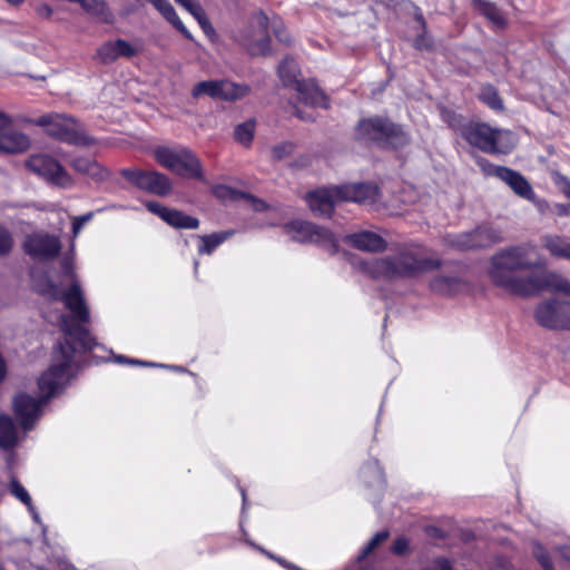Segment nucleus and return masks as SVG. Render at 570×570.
<instances>
[{
    "instance_id": "nucleus-9",
    "label": "nucleus",
    "mask_w": 570,
    "mask_h": 570,
    "mask_svg": "<svg viewBox=\"0 0 570 570\" xmlns=\"http://www.w3.org/2000/svg\"><path fill=\"white\" fill-rule=\"evenodd\" d=\"M285 232L299 243H315L323 247L330 254H335L338 249L336 237L326 228L320 227L305 220H294L285 225Z\"/></svg>"
},
{
    "instance_id": "nucleus-33",
    "label": "nucleus",
    "mask_w": 570,
    "mask_h": 570,
    "mask_svg": "<svg viewBox=\"0 0 570 570\" xmlns=\"http://www.w3.org/2000/svg\"><path fill=\"white\" fill-rule=\"evenodd\" d=\"M9 491L17 500L23 503L28 509H31V497L27 489L16 478H11L9 482Z\"/></svg>"
},
{
    "instance_id": "nucleus-2",
    "label": "nucleus",
    "mask_w": 570,
    "mask_h": 570,
    "mask_svg": "<svg viewBox=\"0 0 570 570\" xmlns=\"http://www.w3.org/2000/svg\"><path fill=\"white\" fill-rule=\"evenodd\" d=\"M535 246L524 243L499 250L490 259L488 269L491 282L502 289L527 296L531 272L538 266L532 259Z\"/></svg>"
},
{
    "instance_id": "nucleus-17",
    "label": "nucleus",
    "mask_w": 570,
    "mask_h": 570,
    "mask_svg": "<svg viewBox=\"0 0 570 570\" xmlns=\"http://www.w3.org/2000/svg\"><path fill=\"white\" fill-rule=\"evenodd\" d=\"M30 147L29 137L17 130L9 116H0V153L18 154L23 153Z\"/></svg>"
},
{
    "instance_id": "nucleus-55",
    "label": "nucleus",
    "mask_w": 570,
    "mask_h": 570,
    "mask_svg": "<svg viewBox=\"0 0 570 570\" xmlns=\"http://www.w3.org/2000/svg\"><path fill=\"white\" fill-rule=\"evenodd\" d=\"M240 493H242V498H243V503L245 504V503H246V493H245V490H244V489H240Z\"/></svg>"
},
{
    "instance_id": "nucleus-50",
    "label": "nucleus",
    "mask_w": 570,
    "mask_h": 570,
    "mask_svg": "<svg viewBox=\"0 0 570 570\" xmlns=\"http://www.w3.org/2000/svg\"><path fill=\"white\" fill-rule=\"evenodd\" d=\"M250 199L253 200V207H254L255 210H263V209H265L266 204L264 202L258 200V199H253V198H250Z\"/></svg>"
},
{
    "instance_id": "nucleus-32",
    "label": "nucleus",
    "mask_w": 570,
    "mask_h": 570,
    "mask_svg": "<svg viewBox=\"0 0 570 570\" xmlns=\"http://www.w3.org/2000/svg\"><path fill=\"white\" fill-rule=\"evenodd\" d=\"M71 166L81 174L90 175L99 179H102L107 175L106 170H102L97 163L85 157L75 158Z\"/></svg>"
},
{
    "instance_id": "nucleus-41",
    "label": "nucleus",
    "mask_w": 570,
    "mask_h": 570,
    "mask_svg": "<svg viewBox=\"0 0 570 570\" xmlns=\"http://www.w3.org/2000/svg\"><path fill=\"white\" fill-rule=\"evenodd\" d=\"M94 214L88 213L81 216H76L72 219V234L73 237H77L79 233L81 232L82 227L86 223H88L92 218Z\"/></svg>"
},
{
    "instance_id": "nucleus-45",
    "label": "nucleus",
    "mask_w": 570,
    "mask_h": 570,
    "mask_svg": "<svg viewBox=\"0 0 570 570\" xmlns=\"http://www.w3.org/2000/svg\"><path fill=\"white\" fill-rule=\"evenodd\" d=\"M442 118L444 121H446L449 124L450 127L456 129L460 127L461 125V120L460 118L452 111L450 110H442Z\"/></svg>"
},
{
    "instance_id": "nucleus-14",
    "label": "nucleus",
    "mask_w": 570,
    "mask_h": 570,
    "mask_svg": "<svg viewBox=\"0 0 570 570\" xmlns=\"http://www.w3.org/2000/svg\"><path fill=\"white\" fill-rule=\"evenodd\" d=\"M26 166L36 175L57 186L67 188L72 185V179L63 167L48 155L31 156Z\"/></svg>"
},
{
    "instance_id": "nucleus-40",
    "label": "nucleus",
    "mask_w": 570,
    "mask_h": 570,
    "mask_svg": "<svg viewBox=\"0 0 570 570\" xmlns=\"http://www.w3.org/2000/svg\"><path fill=\"white\" fill-rule=\"evenodd\" d=\"M294 150V145L292 142H282L272 149V156L274 159L281 160L287 156H289Z\"/></svg>"
},
{
    "instance_id": "nucleus-39",
    "label": "nucleus",
    "mask_w": 570,
    "mask_h": 570,
    "mask_svg": "<svg viewBox=\"0 0 570 570\" xmlns=\"http://www.w3.org/2000/svg\"><path fill=\"white\" fill-rule=\"evenodd\" d=\"M272 29H273V32L275 35V37L281 41V42H284V43H289L291 42V38H289V35L287 33L284 24H283V21L278 18H274L273 21H272Z\"/></svg>"
},
{
    "instance_id": "nucleus-26",
    "label": "nucleus",
    "mask_w": 570,
    "mask_h": 570,
    "mask_svg": "<svg viewBox=\"0 0 570 570\" xmlns=\"http://www.w3.org/2000/svg\"><path fill=\"white\" fill-rule=\"evenodd\" d=\"M18 442L16 426L8 415H0V446L2 449H11Z\"/></svg>"
},
{
    "instance_id": "nucleus-60",
    "label": "nucleus",
    "mask_w": 570,
    "mask_h": 570,
    "mask_svg": "<svg viewBox=\"0 0 570 570\" xmlns=\"http://www.w3.org/2000/svg\"><path fill=\"white\" fill-rule=\"evenodd\" d=\"M0 570H2V569L0 568Z\"/></svg>"
},
{
    "instance_id": "nucleus-44",
    "label": "nucleus",
    "mask_w": 570,
    "mask_h": 570,
    "mask_svg": "<svg viewBox=\"0 0 570 570\" xmlns=\"http://www.w3.org/2000/svg\"><path fill=\"white\" fill-rule=\"evenodd\" d=\"M392 552L402 556L409 550V540L404 537H399L392 544Z\"/></svg>"
},
{
    "instance_id": "nucleus-6",
    "label": "nucleus",
    "mask_w": 570,
    "mask_h": 570,
    "mask_svg": "<svg viewBox=\"0 0 570 570\" xmlns=\"http://www.w3.org/2000/svg\"><path fill=\"white\" fill-rule=\"evenodd\" d=\"M356 138L392 148L402 147L407 142V135L403 129L383 117L362 119L356 127Z\"/></svg>"
},
{
    "instance_id": "nucleus-28",
    "label": "nucleus",
    "mask_w": 570,
    "mask_h": 570,
    "mask_svg": "<svg viewBox=\"0 0 570 570\" xmlns=\"http://www.w3.org/2000/svg\"><path fill=\"white\" fill-rule=\"evenodd\" d=\"M233 233L222 232L210 235L199 236V254H212L222 243H224Z\"/></svg>"
},
{
    "instance_id": "nucleus-42",
    "label": "nucleus",
    "mask_w": 570,
    "mask_h": 570,
    "mask_svg": "<svg viewBox=\"0 0 570 570\" xmlns=\"http://www.w3.org/2000/svg\"><path fill=\"white\" fill-rule=\"evenodd\" d=\"M534 556L544 570H554L548 554L544 552L541 546L534 544Z\"/></svg>"
},
{
    "instance_id": "nucleus-54",
    "label": "nucleus",
    "mask_w": 570,
    "mask_h": 570,
    "mask_svg": "<svg viewBox=\"0 0 570 570\" xmlns=\"http://www.w3.org/2000/svg\"><path fill=\"white\" fill-rule=\"evenodd\" d=\"M415 45H416L417 48L426 47V45H424L423 41L420 40V39L416 40Z\"/></svg>"
},
{
    "instance_id": "nucleus-30",
    "label": "nucleus",
    "mask_w": 570,
    "mask_h": 570,
    "mask_svg": "<svg viewBox=\"0 0 570 570\" xmlns=\"http://www.w3.org/2000/svg\"><path fill=\"white\" fill-rule=\"evenodd\" d=\"M199 23L200 28L205 32L206 36L213 37L215 36V29L212 26L210 21L206 17L203 8L199 6V3L195 1H189L186 4L183 6Z\"/></svg>"
},
{
    "instance_id": "nucleus-52",
    "label": "nucleus",
    "mask_w": 570,
    "mask_h": 570,
    "mask_svg": "<svg viewBox=\"0 0 570 570\" xmlns=\"http://www.w3.org/2000/svg\"><path fill=\"white\" fill-rule=\"evenodd\" d=\"M6 374V365L3 360L0 357V381L4 377Z\"/></svg>"
},
{
    "instance_id": "nucleus-49",
    "label": "nucleus",
    "mask_w": 570,
    "mask_h": 570,
    "mask_svg": "<svg viewBox=\"0 0 570 570\" xmlns=\"http://www.w3.org/2000/svg\"><path fill=\"white\" fill-rule=\"evenodd\" d=\"M230 190L225 187V186H217L215 189H214V193L218 196V197H225Z\"/></svg>"
},
{
    "instance_id": "nucleus-36",
    "label": "nucleus",
    "mask_w": 570,
    "mask_h": 570,
    "mask_svg": "<svg viewBox=\"0 0 570 570\" xmlns=\"http://www.w3.org/2000/svg\"><path fill=\"white\" fill-rule=\"evenodd\" d=\"M476 165L483 171L484 175L494 176V177H498L499 179H501V170L508 169V167L493 165L488 159H485L483 157L476 158Z\"/></svg>"
},
{
    "instance_id": "nucleus-56",
    "label": "nucleus",
    "mask_w": 570,
    "mask_h": 570,
    "mask_svg": "<svg viewBox=\"0 0 570 570\" xmlns=\"http://www.w3.org/2000/svg\"><path fill=\"white\" fill-rule=\"evenodd\" d=\"M10 3L17 4L20 3L22 0H7Z\"/></svg>"
},
{
    "instance_id": "nucleus-35",
    "label": "nucleus",
    "mask_w": 570,
    "mask_h": 570,
    "mask_svg": "<svg viewBox=\"0 0 570 570\" xmlns=\"http://www.w3.org/2000/svg\"><path fill=\"white\" fill-rule=\"evenodd\" d=\"M254 129L255 122L253 120L238 125L235 129V139L243 145L250 144L254 137Z\"/></svg>"
},
{
    "instance_id": "nucleus-22",
    "label": "nucleus",
    "mask_w": 570,
    "mask_h": 570,
    "mask_svg": "<svg viewBox=\"0 0 570 570\" xmlns=\"http://www.w3.org/2000/svg\"><path fill=\"white\" fill-rule=\"evenodd\" d=\"M298 99L312 107L327 108V97L314 81L297 82Z\"/></svg>"
},
{
    "instance_id": "nucleus-23",
    "label": "nucleus",
    "mask_w": 570,
    "mask_h": 570,
    "mask_svg": "<svg viewBox=\"0 0 570 570\" xmlns=\"http://www.w3.org/2000/svg\"><path fill=\"white\" fill-rule=\"evenodd\" d=\"M501 180L508 184L512 190L528 200H533L535 194L529 181L518 171L508 168L501 170Z\"/></svg>"
},
{
    "instance_id": "nucleus-46",
    "label": "nucleus",
    "mask_w": 570,
    "mask_h": 570,
    "mask_svg": "<svg viewBox=\"0 0 570 570\" xmlns=\"http://www.w3.org/2000/svg\"><path fill=\"white\" fill-rule=\"evenodd\" d=\"M554 183L561 188L566 197L570 198V180L567 177L557 174L554 176Z\"/></svg>"
},
{
    "instance_id": "nucleus-11",
    "label": "nucleus",
    "mask_w": 570,
    "mask_h": 570,
    "mask_svg": "<svg viewBox=\"0 0 570 570\" xmlns=\"http://www.w3.org/2000/svg\"><path fill=\"white\" fill-rule=\"evenodd\" d=\"M535 321L551 330H570V302L547 299L534 312Z\"/></svg>"
},
{
    "instance_id": "nucleus-31",
    "label": "nucleus",
    "mask_w": 570,
    "mask_h": 570,
    "mask_svg": "<svg viewBox=\"0 0 570 570\" xmlns=\"http://www.w3.org/2000/svg\"><path fill=\"white\" fill-rule=\"evenodd\" d=\"M362 478L366 481L372 479V484L379 491H382L385 487V479L381 466L376 460L370 461L361 471Z\"/></svg>"
},
{
    "instance_id": "nucleus-29",
    "label": "nucleus",
    "mask_w": 570,
    "mask_h": 570,
    "mask_svg": "<svg viewBox=\"0 0 570 570\" xmlns=\"http://www.w3.org/2000/svg\"><path fill=\"white\" fill-rule=\"evenodd\" d=\"M278 75L285 86L295 83L297 86V76L299 75V68L297 62L293 58H285L279 67Z\"/></svg>"
},
{
    "instance_id": "nucleus-58",
    "label": "nucleus",
    "mask_w": 570,
    "mask_h": 570,
    "mask_svg": "<svg viewBox=\"0 0 570 570\" xmlns=\"http://www.w3.org/2000/svg\"><path fill=\"white\" fill-rule=\"evenodd\" d=\"M194 268H195V271H197V268H198V262H195V263H194Z\"/></svg>"
},
{
    "instance_id": "nucleus-8",
    "label": "nucleus",
    "mask_w": 570,
    "mask_h": 570,
    "mask_svg": "<svg viewBox=\"0 0 570 570\" xmlns=\"http://www.w3.org/2000/svg\"><path fill=\"white\" fill-rule=\"evenodd\" d=\"M37 125L61 141L75 145H91L94 139L82 132L75 119L60 114L42 116Z\"/></svg>"
},
{
    "instance_id": "nucleus-19",
    "label": "nucleus",
    "mask_w": 570,
    "mask_h": 570,
    "mask_svg": "<svg viewBox=\"0 0 570 570\" xmlns=\"http://www.w3.org/2000/svg\"><path fill=\"white\" fill-rule=\"evenodd\" d=\"M140 51V45L131 43L124 39H117L101 45L97 51V57L104 65H109L118 58H132L139 55Z\"/></svg>"
},
{
    "instance_id": "nucleus-37",
    "label": "nucleus",
    "mask_w": 570,
    "mask_h": 570,
    "mask_svg": "<svg viewBox=\"0 0 570 570\" xmlns=\"http://www.w3.org/2000/svg\"><path fill=\"white\" fill-rule=\"evenodd\" d=\"M476 165L483 171L484 175L494 176V177H498L499 179H501V170L508 169V167L493 165L488 159H485L483 157L476 158Z\"/></svg>"
},
{
    "instance_id": "nucleus-15",
    "label": "nucleus",
    "mask_w": 570,
    "mask_h": 570,
    "mask_svg": "<svg viewBox=\"0 0 570 570\" xmlns=\"http://www.w3.org/2000/svg\"><path fill=\"white\" fill-rule=\"evenodd\" d=\"M541 291L561 293L570 297V281L553 271L543 269L531 272L527 296L534 295Z\"/></svg>"
},
{
    "instance_id": "nucleus-24",
    "label": "nucleus",
    "mask_w": 570,
    "mask_h": 570,
    "mask_svg": "<svg viewBox=\"0 0 570 570\" xmlns=\"http://www.w3.org/2000/svg\"><path fill=\"white\" fill-rule=\"evenodd\" d=\"M542 247L554 258L570 262V242L560 235L549 234L542 237Z\"/></svg>"
},
{
    "instance_id": "nucleus-18",
    "label": "nucleus",
    "mask_w": 570,
    "mask_h": 570,
    "mask_svg": "<svg viewBox=\"0 0 570 570\" xmlns=\"http://www.w3.org/2000/svg\"><path fill=\"white\" fill-rule=\"evenodd\" d=\"M257 31L255 36L245 33L240 37L239 42L244 46L252 56H263L271 51V39L266 35L269 26V19L263 12L254 17Z\"/></svg>"
},
{
    "instance_id": "nucleus-21",
    "label": "nucleus",
    "mask_w": 570,
    "mask_h": 570,
    "mask_svg": "<svg viewBox=\"0 0 570 570\" xmlns=\"http://www.w3.org/2000/svg\"><path fill=\"white\" fill-rule=\"evenodd\" d=\"M345 239L360 250L381 252L386 248L385 239L379 234L368 230L347 235Z\"/></svg>"
},
{
    "instance_id": "nucleus-5",
    "label": "nucleus",
    "mask_w": 570,
    "mask_h": 570,
    "mask_svg": "<svg viewBox=\"0 0 570 570\" xmlns=\"http://www.w3.org/2000/svg\"><path fill=\"white\" fill-rule=\"evenodd\" d=\"M464 139L488 154H509L515 146L510 130L493 128L483 122L469 124L463 128Z\"/></svg>"
},
{
    "instance_id": "nucleus-3",
    "label": "nucleus",
    "mask_w": 570,
    "mask_h": 570,
    "mask_svg": "<svg viewBox=\"0 0 570 570\" xmlns=\"http://www.w3.org/2000/svg\"><path fill=\"white\" fill-rule=\"evenodd\" d=\"M440 265L439 259L421 257L413 249H402L392 255L363 261L361 269L375 279L395 281L415 277Z\"/></svg>"
},
{
    "instance_id": "nucleus-10",
    "label": "nucleus",
    "mask_w": 570,
    "mask_h": 570,
    "mask_svg": "<svg viewBox=\"0 0 570 570\" xmlns=\"http://www.w3.org/2000/svg\"><path fill=\"white\" fill-rule=\"evenodd\" d=\"M502 238L501 232L491 226H479L473 230L448 234L444 244L458 250H470L489 247Z\"/></svg>"
},
{
    "instance_id": "nucleus-12",
    "label": "nucleus",
    "mask_w": 570,
    "mask_h": 570,
    "mask_svg": "<svg viewBox=\"0 0 570 570\" xmlns=\"http://www.w3.org/2000/svg\"><path fill=\"white\" fill-rule=\"evenodd\" d=\"M249 92V87L229 80H207L196 83L191 90L194 98L208 96L213 99L234 101L244 98Z\"/></svg>"
},
{
    "instance_id": "nucleus-47",
    "label": "nucleus",
    "mask_w": 570,
    "mask_h": 570,
    "mask_svg": "<svg viewBox=\"0 0 570 570\" xmlns=\"http://www.w3.org/2000/svg\"><path fill=\"white\" fill-rule=\"evenodd\" d=\"M115 361L118 362V363H128V364H138V365H146V366H157V364L155 363H147V362H142V361H139V360H129L122 355H117L115 357Z\"/></svg>"
},
{
    "instance_id": "nucleus-51",
    "label": "nucleus",
    "mask_w": 570,
    "mask_h": 570,
    "mask_svg": "<svg viewBox=\"0 0 570 570\" xmlns=\"http://www.w3.org/2000/svg\"><path fill=\"white\" fill-rule=\"evenodd\" d=\"M28 511L30 512V514L32 515V519H33L36 522H40L39 513L36 511V508L33 507V504H32V503H31V509H28Z\"/></svg>"
},
{
    "instance_id": "nucleus-48",
    "label": "nucleus",
    "mask_w": 570,
    "mask_h": 570,
    "mask_svg": "<svg viewBox=\"0 0 570 570\" xmlns=\"http://www.w3.org/2000/svg\"><path fill=\"white\" fill-rule=\"evenodd\" d=\"M38 13L41 16V17H45V18H49L51 17L52 14V8L48 4H41L38 7L37 9Z\"/></svg>"
},
{
    "instance_id": "nucleus-53",
    "label": "nucleus",
    "mask_w": 570,
    "mask_h": 570,
    "mask_svg": "<svg viewBox=\"0 0 570 570\" xmlns=\"http://www.w3.org/2000/svg\"><path fill=\"white\" fill-rule=\"evenodd\" d=\"M561 556L570 561V547H566L561 550Z\"/></svg>"
},
{
    "instance_id": "nucleus-7",
    "label": "nucleus",
    "mask_w": 570,
    "mask_h": 570,
    "mask_svg": "<svg viewBox=\"0 0 570 570\" xmlns=\"http://www.w3.org/2000/svg\"><path fill=\"white\" fill-rule=\"evenodd\" d=\"M155 158L160 166L178 176L203 179L202 163L188 148L158 147L155 150Z\"/></svg>"
},
{
    "instance_id": "nucleus-43",
    "label": "nucleus",
    "mask_w": 570,
    "mask_h": 570,
    "mask_svg": "<svg viewBox=\"0 0 570 570\" xmlns=\"http://www.w3.org/2000/svg\"><path fill=\"white\" fill-rule=\"evenodd\" d=\"M12 246V238L10 234L2 227H0V255L7 254Z\"/></svg>"
},
{
    "instance_id": "nucleus-4",
    "label": "nucleus",
    "mask_w": 570,
    "mask_h": 570,
    "mask_svg": "<svg viewBox=\"0 0 570 570\" xmlns=\"http://www.w3.org/2000/svg\"><path fill=\"white\" fill-rule=\"evenodd\" d=\"M379 200V189L371 184H350L324 187L309 191L306 202L317 216L328 217L338 202L373 204Z\"/></svg>"
},
{
    "instance_id": "nucleus-34",
    "label": "nucleus",
    "mask_w": 570,
    "mask_h": 570,
    "mask_svg": "<svg viewBox=\"0 0 570 570\" xmlns=\"http://www.w3.org/2000/svg\"><path fill=\"white\" fill-rule=\"evenodd\" d=\"M480 99L494 110H500L503 107L498 91L491 86L482 88L480 92Z\"/></svg>"
},
{
    "instance_id": "nucleus-25",
    "label": "nucleus",
    "mask_w": 570,
    "mask_h": 570,
    "mask_svg": "<svg viewBox=\"0 0 570 570\" xmlns=\"http://www.w3.org/2000/svg\"><path fill=\"white\" fill-rule=\"evenodd\" d=\"M462 287V281L454 275H438L430 282V288L438 295H452Z\"/></svg>"
},
{
    "instance_id": "nucleus-13",
    "label": "nucleus",
    "mask_w": 570,
    "mask_h": 570,
    "mask_svg": "<svg viewBox=\"0 0 570 570\" xmlns=\"http://www.w3.org/2000/svg\"><path fill=\"white\" fill-rule=\"evenodd\" d=\"M121 176L137 188L157 196L164 197L171 191L170 179L155 170L125 168Z\"/></svg>"
},
{
    "instance_id": "nucleus-1",
    "label": "nucleus",
    "mask_w": 570,
    "mask_h": 570,
    "mask_svg": "<svg viewBox=\"0 0 570 570\" xmlns=\"http://www.w3.org/2000/svg\"><path fill=\"white\" fill-rule=\"evenodd\" d=\"M62 269L65 276L70 281L67 289H61L46 274H38L36 269L31 271L35 289L53 302L61 301L70 312V316L63 313L57 316V323L65 333L66 342L58 344L53 352L51 366L39 377L40 397L36 399L27 394H19L13 400L16 417L24 430L32 429L41 414L42 405L62 390L71 379L76 347L70 344L69 340L73 341L82 350H91L96 345L95 338L82 325L90 321V312L81 286L76 279L72 263L69 259H65Z\"/></svg>"
},
{
    "instance_id": "nucleus-57",
    "label": "nucleus",
    "mask_w": 570,
    "mask_h": 570,
    "mask_svg": "<svg viewBox=\"0 0 570 570\" xmlns=\"http://www.w3.org/2000/svg\"><path fill=\"white\" fill-rule=\"evenodd\" d=\"M296 115H297L298 118L305 119V117L299 111H297Z\"/></svg>"
},
{
    "instance_id": "nucleus-20",
    "label": "nucleus",
    "mask_w": 570,
    "mask_h": 570,
    "mask_svg": "<svg viewBox=\"0 0 570 570\" xmlns=\"http://www.w3.org/2000/svg\"><path fill=\"white\" fill-rule=\"evenodd\" d=\"M146 207L153 214L159 216L164 222L175 228L196 229L199 220L193 216L186 215L179 210L163 206L158 202H148Z\"/></svg>"
},
{
    "instance_id": "nucleus-38",
    "label": "nucleus",
    "mask_w": 570,
    "mask_h": 570,
    "mask_svg": "<svg viewBox=\"0 0 570 570\" xmlns=\"http://www.w3.org/2000/svg\"><path fill=\"white\" fill-rule=\"evenodd\" d=\"M389 537L387 531H380L377 532L371 541L365 546L362 553L360 554L358 559L362 560L366 558L379 544H381L383 541H385Z\"/></svg>"
},
{
    "instance_id": "nucleus-27",
    "label": "nucleus",
    "mask_w": 570,
    "mask_h": 570,
    "mask_svg": "<svg viewBox=\"0 0 570 570\" xmlns=\"http://www.w3.org/2000/svg\"><path fill=\"white\" fill-rule=\"evenodd\" d=\"M476 10L483 14L495 27H504L507 20L500 9L492 2L484 0H474Z\"/></svg>"
},
{
    "instance_id": "nucleus-59",
    "label": "nucleus",
    "mask_w": 570,
    "mask_h": 570,
    "mask_svg": "<svg viewBox=\"0 0 570 570\" xmlns=\"http://www.w3.org/2000/svg\"><path fill=\"white\" fill-rule=\"evenodd\" d=\"M3 112L0 111V116L2 115Z\"/></svg>"
},
{
    "instance_id": "nucleus-16",
    "label": "nucleus",
    "mask_w": 570,
    "mask_h": 570,
    "mask_svg": "<svg viewBox=\"0 0 570 570\" xmlns=\"http://www.w3.org/2000/svg\"><path fill=\"white\" fill-rule=\"evenodd\" d=\"M24 252L35 259L47 261L58 256L61 242L58 236L48 233H35L27 237Z\"/></svg>"
}]
</instances>
